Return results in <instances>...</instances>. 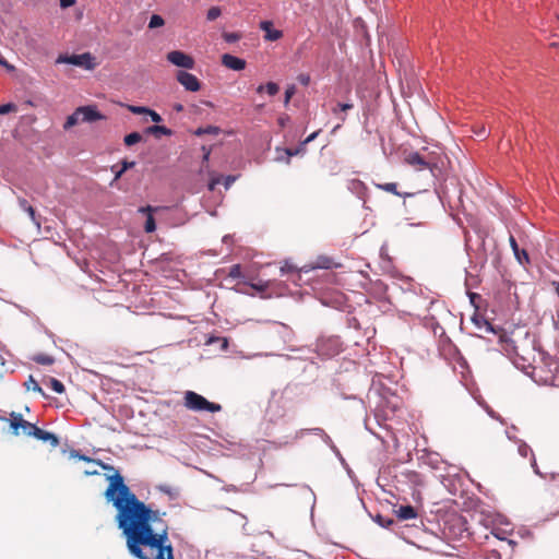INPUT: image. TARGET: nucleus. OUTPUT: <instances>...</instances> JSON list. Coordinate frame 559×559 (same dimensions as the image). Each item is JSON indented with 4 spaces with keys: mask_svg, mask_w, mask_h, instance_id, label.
I'll return each instance as SVG.
<instances>
[{
    "mask_svg": "<svg viewBox=\"0 0 559 559\" xmlns=\"http://www.w3.org/2000/svg\"><path fill=\"white\" fill-rule=\"evenodd\" d=\"M108 480L105 498L112 502L117 510L115 520L126 542L153 527L152 524L160 520V512L141 501L124 484L118 471L109 476Z\"/></svg>",
    "mask_w": 559,
    "mask_h": 559,
    "instance_id": "nucleus-1",
    "label": "nucleus"
},
{
    "mask_svg": "<svg viewBox=\"0 0 559 559\" xmlns=\"http://www.w3.org/2000/svg\"><path fill=\"white\" fill-rule=\"evenodd\" d=\"M108 480L105 498L112 502L117 510L115 520L126 542L153 527L152 524L160 520V512L141 501L124 484L118 471L109 476Z\"/></svg>",
    "mask_w": 559,
    "mask_h": 559,
    "instance_id": "nucleus-2",
    "label": "nucleus"
},
{
    "mask_svg": "<svg viewBox=\"0 0 559 559\" xmlns=\"http://www.w3.org/2000/svg\"><path fill=\"white\" fill-rule=\"evenodd\" d=\"M170 547L167 528L154 532L151 527L127 542L129 552L136 559H165Z\"/></svg>",
    "mask_w": 559,
    "mask_h": 559,
    "instance_id": "nucleus-3",
    "label": "nucleus"
},
{
    "mask_svg": "<svg viewBox=\"0 0 559 559\" xmlns=\"http://www.w3.org/2000/svg\"><path fill=\"white\" fill-rule=\"evenodd\" d=\"M503 349L510 356L514 366L525 373L532 365L537 362V357L540 352L537 350L535 341L531 337L528 332H524L523 335L512 332L510 337L504 340Z\"/></svg>",
    "mask_w": 559,
    "mask_h": 559,
    "instance_id": "nucleus-4",
    "label": "nucleus"
},
{
    "mask_svg": "<svg viewBox=\"0 0 559 559\" xmlns=\"http://www.w3.org/2000/svg\"><path fill=\"white\" fill-rule=\"evenodd\" d=\"M558 371L559 361L555 357L544 352H539L537 362L528 368L526 374L537 383L552 385L555 384Z\"/></svg>",
    "mask_w": 559,
    "mask_h": 559,
    "instance_id": "nucleus-5",
    "label": "nucleus"
},
{
    "mask_svg": "<svg viewBox=\"0 0 559 559\" xmlns=\"http://www.w3.org/2000/svg\"><path fill=\"white\" fill-rule=\"evenodd\" d=\"M183 400L185 406L190 411L216 413L222 409L219 404L207 401L194 391H186Z\"/></svg>",
    "mask_w": 559,
    "mask_h": 559,
    "instance_id": "nucleus-6",
    "label": "nucleus"
},
{
    "mask_svg": "<svg viewBox=\"0 0 559 559\" xmlns=\"http://www.w3.org/2000/svg\"><path fill=\"white\" fill-rule=\"evenodd\" d=\"M9 423H10V428L12 430V435H14V436H19L20 435L19 430L22 429V432L25 436L34 437L35 430L38 429V427L36 425L25 420L23 418L22 414L16 413V412L10 413Z\"/></svg>",
    "mask_w": 559,
    "mask_h": 559,
    "instance_id": "nucleus-7",
    "label": "nucleus"
},
{
    "mask_svg": "<svg viewBox=\"0 0 559 559\" xmlns=\"http://www.w3.org/2000/svg\"><path fill=\"white\" fill-rule=\"evenodd\" d=\"M58 63H70L78 67H83L85 69H93L95 67L94 58L90 52H85L82 55H72V56H66L60 55L57 59Z\"/></svg>",
    "mask_w": 559,
    "mask_h": 559,
    "instance_id": "nucleus-8",
    "label": "nucleus"
},
{
    "mask_svg": "<svg viewBox=\"0 0 559 559\" xmlns=\"http://www.w3.org/2000/svg\"><path fill=\"white\" fill-rule=\"evenodd\" d=\"M166 59L171 64L183 68V69H193L195 66V61L193 57L181 51V50H171L166 55Z\"/></svg>",
    "mask_w": 559,
    "mask_h": 559,
    "instance_id": "nucleus-9",
    "label": "nucleus"
},
{
    "mask_svg": "<svg viewBox=\"0 0 559 559\" xmlns=\"http://www.w3.org/2000/svg\"><path fill=\"white\" fill-rule=\"evenodd\" d=\"M176 80L185 87L188 92H199L201 90V82L199 79L187 71H178L176 74Z\"/></svg>",
    "mask_w": 559,
    "mask_h": 559,
    "instance_id": "nucleus-10",
    "label": "nucleus"
},
{
    "mask_svg": "<svg viewBox=\"0 0 559 559\" xmlns=\"http://www.w3.org/2000/svg\"><path fill=\"white\" fill-rule=\"evenodd\" d=\"M406 164L414 167L417 170L430 169L433 170L436 165H432L429 160H427L424 156H421L418 152H412L405 157Z\"/></svg>",
    "mask_w": 559,
    "mask_h": 559,
    "instance_id": "nucleus-11",
    "label": "nucleus"
},
{
    "mask_svg": "<svg viewBox=\"0 0 559 559\" xmlns=\"http://www.w3.org/2000/svg\"><path fill=\"white\" fill-rule=\"evenodd\" d=\"M76 110L81 122H94L106 118L96 109L95 106H83L79 107Z\"/></svg>",
    "mask_w": 559,
    "mask_h": 559,
    "instance_id": "nucleus-12",
    "label": "nucleus"
},
{
    "mask_svg": "<svg viewBox=\"0 0 559 559\" xmlns=\"http://www.w3.org/2000/svg\"><path fill=\"white\" fill-rule=\"evenodd\" d=\"M222 64L235 71H241L246 68V61L243 59L229 53L222 56Z\"/></svg>",
    "mask_w": 559,
    "mask_h": 559,
    "instance_id": "nucleus-13",
    "label": "nucleus"
},
{
    "mask_svg": "<svg viewBox=\"0 0 559 559\" xmlns=\"http://www.w3.org/2000/svg\"><path fill=\"white\" fill-rule=\"evenodd\" d=\"M34 438H36L43 442H48L52 448H57L60 443L59 438L55 433L43 430L39 427H38V429L35 430Z\"/></svg>",
    "mask_w": 559,
    "mask_h": 559,
    "instance_id": "nucleus-14",
    "label": "nucleus"
},
{
    "mask_svg": "<svg viewBox=\"0 0 559 559\" xmlns=\"http://www.w3.org/2000/svg\"><path fill=\"white\" fill-rule=\"evenodd\" d=\"M155 211H157V207H153L151 205L142 206L139 209L140 213L147 214V218L144 226L146 233H153L156 229L155 219L153 217V213Z\"/></svg>",
    "mask_w": 559,
    "mask_h": 559,
    "instance_id": "nucleus-15",
    "label": "nucleus"
},
{
    "mask_svg": "<svg viewBox=\"0 0 559 559\" xmlns=\"http://www.w3.org/2000/svg\"><path fill=\"white\" fill-rule=\"evenodd\" d=\"M510 246L514 252V255L520 264L524 265L530 263V258L524 249H520L515 238L511 235L509 238Z\"/></svg>",
    "mask_w": 559,
    "mask_h": 559,
    "instance_id": "nucleus-16",
    "label": "nucleus"
},
{
    "mask_svg": "<svg viewBox=\"0 0 559 559\" xmlns=\"http://www.w3.org/2000/svg\"><path fill=\"white\" fill-rule=\"evenodd\" d=\"M338 266H340V264L334 262V260L332 258L326 257V255H320L313 262L311 267L329 270V269L338 267Z\"/></svg>",
    "mask_w": 559,
    "mask_h": 559,
    "instance_id": "nucleus-17",
    "label": "nucleus"
},
{
    "mask_svg": "<svg viewBox=\"0 0 559 559\" xmlns=\"http://www.w3.org/2000/svg\"><path fill=\"white\" fill-rule=\"evenodd\" d=\"M261 28L266 32L265 38L267 40H277L283 36V33L278 29H271L272 23L269 21L261 22Z\"/></svg>",
    "mask_w": 559,
    "mask_h": 559,
    "instance_id": "nucleus-18",
    "label": "nucleus"
},
{
    "mask_svg": "<svg viewBox=\"0 0 559 559\" xmlns=\"http://www.w3.org/2000/svg\"><path fill=\"white\" fill-rule=\"evenodd\" d=\"M396 515L400 520H412L417 516V512L412 506H401L396 510Z\"/></svg>",
    "mask_w": 559,
    "mask_h": 559,
    "instance_id": "nucleus-19",
    "label": "nucleus"
},
{
    "mask_svg": "<svg viewBox=\"0 0 559 559\" xmlns=\"http://www.w3.org/2000/svg\"><path fill=\"white\" fill-rule=\"evenodd\" d=\"M19 205L20 207L25 211L29 218L32 219V222L37 226L39 227L40 226V222L37 221V217H36V212H35V209L27 202V200L25 199H20L19 200Z\"/></svg>",
    "mask_w": 559,
    "mask_h": 559,
    "instance_id": "nucleus-20",
    "label": "nucleus"
},
{
    "mask_svg": "<svg viewBox=\"0 0 559 559\" xmlns=\"http://www.w3.org/2000/svg\"><path fill=\"white\" fill-rule=\"evenodd\" d=\"M377 187L379 189L383 190V191L393 193L395 195H399V197L403 195L401 192L397 191V183L396 182H386V183H383V185H377ZM404 195L408 197L411 194L409 193H405Z\"/></svg>",
    "mask_w": 559,
    "mask_h": 559,
    "instance_id": "nucleus-21",
    "label": "nucleus"
},
{
    "mask_svg": "<svg viewBox=\"0 0 559 559\" xmlns=\"http://www.w3.org/2000/svg\"><path fill=\"white\" fill-rule=\"evenodd\" d=\"M33 360L39 365L50 366L55 362V358L52 356L46 354H37L33 356Z\"/></svg>",
    "mask_w": 559,
    "mask_h": 559,
    "instance_id": "nucleus-22",
    "label": "nucleus"
},
{
    "mask_svg": "<svg viewBox=\"0 0 559 559\" xmlns=\"http://www.w3.org/2000/svg\"><path fill=\"white\" fill-rule=\"evenodd\" d=\"M24 385L26 386L27 390H33V391L39 393L40 395L46 396L43 389L39 386V384L37 383V381L35 380V378L33 376L28 377V379L24 383Z\"/></svg>",
    "mask_w": 559,
    "mask_h": 559,
    "instance_id": "nucleus-23",
    "label": "nucleus"
},
{
    "mask_svg": "<svg viewBox=\"0 0 559 559\" xmlns=\"http://www.w3.org/2000/svg\"><path fill=\"white\" fill-rule=\"evenodd\" d=\"M147 133L151 134H163V135H170L173 132L170 129H168L165 126H152L147 128Z\"/></svg>",
    "mask_w": 559,
    "mask_h": 559,
    "instance_id": "nucleus-24",
    "label": "nucleus"
},
{
    "mask_svg": "<svg viewBox=\"0 0 559 559\" xmlns=\"http://www.w3.org/2000/svg\"><path fill=\"white\" fill-rule=\"evenodd\" d=\"M46 384H48L55 392L59 394H62L66 390L63 383L55 378H48Z\"/></svg>",
    "mask_w": 559,
    "mask_h": 559,
    "instance_id": "nucleus-25",
    "label": "nucleus"
},
{
    "mask_svg": "<svg viewBox=\"0 0 559 559\" xmlns=\"http://www.w3.org/2000/svg\"><path fill=\"white\" fill-rule=\"evenodd\" d=\"M142 140V135L139 132H132L124 136V144L131 146L139 143Z\"/></svg>",
    "mask_w": 559,
    "mask_h": 559,
    "instance_id": "nucleus-26",
    "label": "nucleus"
},
{
    "mask_svg": "<svg viewBox=\"0 0 559 559\" xmlns=\"http://www.w3.org/2000/svg\"><path fill=\"white\" fill-rule=\"evenodd\" d=\"M165 24V21L164 19L158 15V14H153L151 16V20H150V23H148V27L150 28H157V27H160Z\"/></svg>",
    "mask_w": 559,
    "mask_h": 559,
    "instance_id": "nucleus-27",
    "label": "nucleus"
},
{
    "mask_svg": "<svg viewBox=\"0 0 559 559\" xmlns=\"http://www.w3.org/2000/svg\"><path fill=\"white\" fill-rule=\"evenodd\" d=\"M228 277L231 278H241L242 277V271L240 264H234L230 266L228 272Z\"/></svg>",
    "mask_w": 559,
    "mask_h": 559,
    "instance_id": "nucleus-28",
    "label": "nucleus"
},
{
    "mask_svg": "<svg viewBox=\"0 0 559 559\" xmlns=\"http://www.w3.org/2000/svg\"><path fill=\"white\" fill-rule=\"evenodd\" d=\"M79 122H81L80 116L78 115V110H75L71 116L68 117L64 123V128L68 129L70 127L75 126Z\"/></svg>",
    "mask_w": 559,
    "mask_h": 559,
    "instance_id": "nucleus-29",
    "label": "nucleus"
},
{
    "mask_svg": "<svg viewBox=\"0 0 559 559\" xmlns=\"http://www.w3.org/2000/svg\"><path fill=\"white\" fill-rule=\"evenodd\" d=\"M222 14V11L218 7H212L207 10V13H206V19L209 21H214L216 20L217 17H219Z\"/></svg>",
    "mask_w": 559,
    "mask_h": 559,
    "instance_id": "nucleus-30",
    "label": "nucleus"
},
{
    "mask_svg": "<svg viewBox=\"0 0 559 559\" xmlns=\"http://www.w3.org/2000/svg\"><path fill=\"white\" fill-rule=\"evenodd\" d=\"M280 91V86L274 83V82H269L265 84V92L270 95V96H274L278 93Z\"/></svg>",
    "mask_w": 559,
    "mask_h": 559,
    "instance_id": "nucleus-31",
    "label": "nucleus"
},
{
    "mask_svg": "<svg viewBox=\"0 0 559 559\" xmlns=\"http://www.w3.org/2000/svg\"><path fill=\"white\" fill-rule=\"evenodd\" d=\"M296 93V87L295 85H289L286 91H285V99H284V105L287 106L292 99V97L295 95Z\"/></svg>",
    "mask_w": 559,
    "mask_h": 559,
    "instance_id": "nucleus-32",
    "label": "nucleus"
},
{
    "mask_svg": "<svg viewBox=\"0 0 559 559\" xmlns=\"http://www.w3.org/2000/svg\"><path fill=\"white\" fill-rule=\"evenodd\" d=\"M128 109L132 114H135V115H147V112H148V108L147 107H142V106L130 105V106H128Z\"/></svg>",
    "mask_w": 559,
    "mask_h": 559,
    "instance_id": "nucleus-33",
    "label": "nucleus"
},
{
    "mask_svg": "<svg viewBox=\"0 0 559 559\" xmlns=\"http://www.w3.org/2000/svg\"><path fill=\"white\" fill-rule=\"evenodd\" d=\"M296 271H297V267L294 264L289 263L288 261H285L283 263V265L281 266L282 275L287 274V273H293Z\"/></svg>",
    "mask_w": 559,
    "mask_h": 559,
    "instance_id": "nucleus-34",
    "label": "nucleus"
},
{
    "mask_svg": "<svg viewBox=\"0 0 559 559\" xmlns=\"http://www.w3.org/2000/svg\"><path fill=\"white\" fill-rule=\"evenodd\" d=\"M16 110V105L12 103L3 104L0 106V115H7Z\"/></svg>",
    "mask_w": 559,
    "mask_h": 559,
    "instance_id": "nucleus-35",
    "label": "nucleus"
},
{
    "mask_svg": "<svg viewBox=\"0 0 559 559\" xmlns=\"http://www.w3.org/2000/svg\"><path fill=\"white\" fill-rule=\"evenodd\" d=\"M352 108H353V104H349V103H345V104L338 103L332 109V112L336 115L338 111H346V110L352 109Z\"/></svg>",
    "mask_w": 559,
    "mask_h": 559,
    "instance_id": "nucleus-36",
    "label": "nucleus"
},
{
    "mask_svg": "<svg viewBox=\"0 0 559 559\" xmlns=\"http://www.w3.org/2000/svg\"><path fill=\"white\" fill-rule=\"evenodd\" d=\"M240 35L238 33H224L223 34V38L227 41V43H235L237 40L240 39Z\"/></svg>",
    "mask_w": 559,
    "mask_h": 559,
    "instance_id": "nucleus-37",
    "label": "nucleus"
},
{
    "mask_svg": "<svg viewBox=\"0 0 559 559\" xmlns=\"http://www.w3.org/2000/svg\"><path fill=\"white\" fill-rule=\"evenodd\" d=\"M304 151H305V146H302V143H301L300 146L297 147V148H287L286 150V154L288 156H295V155H297V154H299V153H301Z\"/></svg>",
    "mask_w": 559,
    "mask_h": 559,
    "instance_id": "nucleus-38",
    "label": "nucleus"
},
{
    "mask_svg": "<svg viewBox=\"0 0 559 559\" xmlns=\"http://www.w3.org/2000/svg\"><path fill=\"white\" fill-rule=\"evenodd\" d=\"M297 80L300 84L307 86L310 83V76L308 74L301 73L297 76Z\"/></svg>",
    "mask_w": 559,
    "mask_h": 559,
    "instance_id": "nucleus-39",
    "label": "nucleus"
},
{
    "mask_svg": "<svg viewBox=\"0 0 559 559\" xmlns=\"http://www.w3.org/2000/svg\"><path fill=\"white\" fill-rule=\"evenodd\" d=\"M147 115L151 117L152 121L158 123L162 121V117L158 112H156L155 110H152L148 108V112Z\"/></svg>",
    "mask_w": 559,
    "mask_h": 559,
    "instance_id": "nucleus-40",
    "label": "nucleus"
},
{
    "mask_svg": "<svg viewBox=\"0 0 559 559\" xmlns=\"http://www.w3.org/2000/svg\"><path fill=\"white\" fill-rule=\"evenodd\" d=\"M319 131H316L313 133H311L310 135H308L305 141L302 142V146H306L308 143L312 142L317 135H318Z\"/></svg>",
    "mask_w": 559,
    "mask_h": 559,
    "instance_id": "nucleus-41",
    "label": "nucleus"
},
{
    "mask_svg": "<svg viewBox=\"0 0 559 559\" xmlns=\"http://www.w3.org/2000/svg\"><path fill=\"white\" fill-rule=\"evenodd\" d=\"M135 163L134 162H128V160H123L122 162V171H127L128 169L134 167Z\"/></svg>",
    "mask_w": 559,
    "mask_h": 559,
    "instance_id": "nucleus-42",
    "label": "nucleus"
},
{
    "mask_svg": "<svg viewBox=\"0 0 559 559\" xmlns=\"http://www.w3.org/2000/svg\"><path fill=\"white\" fill-rule=\"evenodd\" d=\"M75 3V0H60V7L66 9Z\"/></svg>",
    "mask_w": 559,
    "mask_h": 559,
    "instance_id": "nucleus-43",
    "label": "nucleus"
},
{
    "mask_svg": "<svg viewBox=\"0 0 559 559\" xmlns=\"http://www.w3.org/2000/svg\"><path fill=\"white\" fill-rule=\"evenodd\" d=\"M218 183H219V179H217V178L212 179L209 183V190L213 191L215 189L216 185H218Z\"/></svg>",
    "mask_w": 559,
    "mask_h": 559,
    "instance_id": "nucleus-44",
    "label": "nucleus"
},
{
    "mask_svg": "<svg viewBox=\"0 0 559 559\" xmlns=\"http://www.w3.org/2000/svg\"><path fill=\"white\" fill-rule=\"evenodd\" d=\"M165 559H175L173 546L166 551Z\"/></svg>",
    "mask_w": 559,
    "mask_h": 559,
    "instance_id": "nucleus-45",
    "label": "nucleus"
},
{
    "mask_svg": "<svg viewBox=\"0 0 559 559\" xmlns=\"http://www.w3.org/2000/svg\"><path fill=\"white\" fill-rule=\"evenodd\" d=\"M288 119H289V118H288L287 116H286V117H281V118L278 119V123H280V126H281V127H284V126L286 124V122L288 121Z\"/></svg>",
    "mask_w": 559,
    "mask_h": 559,
    "instance_id": "nucleus-46",
    "label": "nucleus"
},
{
    "mask_svg": "<svg viewBox=\"0 0 559 559\" xmlns=\"http://www.w3.org/2000/svg\"><path fill=\"white\" fill-rule=\"evenodd\" d=\"M552 286H554L555 292L559 298V282H552Z\"/></svg>",
    "mask_w": 559,
    "mask_h": 559,
    "instance_id": "nucleus-47",
    "label": "nucleus"
},
{
    "mask_svg": "<svg viewBox=\"0 0 559 559\" xmlns=\"http://www.w3.org/2000/svg\"><path fill=\"white\" fill-rule=\"evenodd\" d=\"M265 91V85H259L257 87V93H263Z\"/></svg>",
    "mask_w": 559,
    "mask_h": 559,
    "instance_id": "nucleus-48",
    "label": "nucleus"
},
{
    "mask_svg": "<svg viewBox=\"0 0 559 559\" xmlns=\"http://www.w3.org/2000/svg\"><path fill=\"white\" fill-rule=\"evenodd\" d=\"M175 110L177 111H182L183 110V106L181 104H177L174 106Z\"/></svg>",
    "mask_w": 559,
    "mask_h": 559,
    "instance_id": "nucleus-49",
    "label": "nucleus"
},
{
    "mask_svg": "<svg viewBox=\"0 0 559 559\" xmlns=\"http://www.w3.org/2000/svg\"><path fill=\"white\" fill-rule=\"evenodd\" d=\"M207 132H211V129H207V130L199 129V130L197 131V134H199V135H200V134L207 133Z\"/></svg>",
    "mask_w": 559,
    "mask_h": 559,
    "instance_id": "nucleus-50",
    "label": "nucleus"
},
{
    "mask_svg": "<svg viewBox=\"0 0 559 559\" xmlns=\"http://www.w3.org/2000/svg\"><path fill=\"white\" fill-rule=\"evenodd\" d=\"M123 173H124V171H122V169H120V170L116 174L115 179L120 178V177L122 176V174H123Z\"/></svg>",
    "mask_w": 559,
    "mask_h": 559,
    "instance_id": "nucleus-51",
    "label": "nucleus"
},
{
    "mask_svg": "<svg viewBox=\"0 0 559 559\" xmlns=\"http://www.w3.org/2000/svg\"><path fill=\"white\" fill-rule=\"evenodd\" d=\"M234 179L228 177L227 180H226V188L229 187L230 182L233 181Z\"/></svg>",
    "mask_w": 559,
    "mask_h": 559,
    "instance_id": "nucleus-52",
    "label": "nucleus"
},
{
    "mask_svg": "<svg viewBox=\"0 0 559 559\" xmlns=\"http://www.w3.org/2000/svg\"><path fill=\"white\" fill-rule=\"evenodd\" d=\"M103 468H104V469H110V471H114V467H112V466H110V465H105V464H104V465H103Z\"/></svg>",
    "mask_w": 559,
    "mask_h": 559,
    "instance_id": "nucleus-53",
    "label": "nucleus"
},
{
    "mask_svg": "<svg viewBox=\"0 0 559 559\" xmlns=\"http://www.w3.org/2000/svg\"><path fill=\"white\" fill-rule=\"evenodd\" d=\"M0 364H1V365L3 364V361H2V357H1V356H0Z\"/></svg>",
    "mask_w": 559,
    "mask_h": 559,
    "instance_id": "nucleus-54",
    "label": "nucleus"
},
{
    "mask_svg": "<svg viewBox=\"0 0 559 559\" xmlns=\"http://www.w3.org/2000/svg\"><path fill=\"white\" fill-rule=\"evenodd\" d=\"M0 420H5V418H3V417H0Z\"/></svg>",
    "mask_w": 559,
    "mask_h": 559,
    "instance_id": "nucleus-55",
    "label": "nucleus"
},
{
    "mask_svg": "<svg viewBox=\"0 0 559 559\" xmlns=\"http://www.w3.org/2000/svg\"><path fill=\"white\" fill-rule=\"evenodd\" d=\"M497 559H500V557H498Z\"/></svg>",
    "mask_w": 559,
    "mask_h": 559,
    "instance_id": "nucleus-56",
    "label": "nucleus"
}]
</instances>
